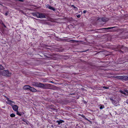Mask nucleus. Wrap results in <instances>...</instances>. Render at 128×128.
<instances>
[{
    "mask_svg": "<svg viewBox=\"0 0 128 128\" xmlns=\"http://www.w3.org/2000/svg\"><path fill=\"white\" fill-rule=\"evenodd\" d=\"M38 18H46V14L38 12Z\"/></svg>",
    "mask_w": 128,
    "mask_h": 128,
    "instance_id": "obj_4",
    "label": "nucleus"
},
{
    "mask_svg": "<svg viewBox=\"0 0 128 128\" xmlns=\"http://www.w3.org/2000/svg\"><path fill=\"white\" fill-rule=\"evenodd\" d=\"M101 20L103 22H106L108 20H109L108 18H106L105 17H103L101 18H98V20Z\"/></svg>",
    "mask_w": 128,
    "mask_h": 128,
    "instance_id": "obj_6",
    "label": "nucleus"
},
{
    "mask_svg": "<svg viewBox=\"0 0 128 128\" xmlns=\"http://www.w3.org/2000/svg\"><path fill=\"white\" fill-rule=\"evenodd\" d=\"M4 24V26L5 27H6V26H5V25H4V24Z\"/></svg>",
    "mask_w": 128,
    "mask_h": 128,
    "instance_id": "obj_34",
    "label": "nucleus"
},
{
    "mask_svg": "<svg viewBox=\"0 0 128 128\" xmlns=\"http://www.w3.org/2000/svg\"><path fill=\"white\" fill-rule=\"evenodd\" d=\"M110 100L112 102V103L113 104H116V101L114 100L112 98H110Z\"/></svg>",
    "mask_w": 128,
    "mask_h": 128,
    "instance_id": "obj_14",
    "label": "nucleus"
},
{
    "mask_svg": "<svg viewBox=\"0 0 128 128\" xmlns=\"http://www.w3.org/2000/svg\"><path fill=\"white\" fill-rule=\"evenodd\" d=\"M116 49L118 50L122 49L123 50H126L127 48L124 47L123 45H118L116 46Z\"/></svg>",
    "mask_w": 128,
    "mask_h": 128,
    "instance_id": "obj_3",
    "label": "nucleus"
},
{
    "mask_svg": "<svg viewBox=\"0 0 128 128\" xmlns=\"http://www.w3.org/2000/svg\"><path fill=\"white\" fill-rule=\"evenodd\" d=\"M48 8L49 9L51 10H52L53 11H55V8L53 7H52L50 6H49L48 7Z\"/></svg>",
    "mask_w": 128,
    "mask_h": 128,
    "instance_id": "obj_16",
    "label": "nucleus"
},
{
    "mask_svg": "<svg viewBox=\"0 0 128 128\" xmlns=\"http://www.w3.org/2000/svg\"><path fill=\"white\" fill-rule=\"evenodd\" d=\"M123 76H115L114 78H116L123 80Z\"/></svg>",
    "mask_w": 128,
    "mask_h": 128,
    "instance_id": "obj_10",
    "label": "nucleus"
},
{
    "mask_svg": "<svg viewBox=\"0 0 128 128\" xmlns=\"http://www.w3.org/2000/svg\"><path fill=\"white\" fill-rule=\"evenodd\" d=\"M64 121L62 120H57L56 121V122L58 123V125H60V124L63 122H64Z\"/></svg>",
    "mask_w": 128,
    "mask_h": 128,
    "instance_id": "obj_12",
    "label": "nucleus"
},
{
    "mask_svg": "<svg viewBox=\"0 0 128 128\" xmlns=\"http://www.w3.org/2000/svg\"><path fill=\"white\" fill-rule=\"evenodd\" d=\"M115 28V27H109V28H100V29H99V30H104H104H108V29H112L113 28Z\"/></svg>",
    "mask_w": 128,
    "mask_h": 128,
    "instance_id": "obj_11",
    "label": "nucleus"
},
{
    "mask_svg": "<svg viewBox=\"0 0 128 128\" xmlns=\"http://www.w3.org/2000/svg\"><path fill=\"white\" fill-rule=\"evenodd\" d=\"M70 41H72V42H74L75 41V40H70Z\"/></svg>",
    "mask_w": 128,
    "mask_h": 128,
    "instance_id": "obj_31",
    "label": "nucleus"
},
{
    "mask_svg": "<svg viewBox=\"0 0 128 128\" xmlns=\"http://www.w3.org/2000/svg\"><path fill=\"white\" fill-rule=\"evenodd\" d=\"M5 97L6 98H8L7 97V96H5Z\"/></svg>",
    "mask_w": 128,
    "mask_h": 128,
    "instance_id": "obj_35",
    "label": "nucleus"
},
{
    "mask_svg": "<svg viewBox=\"0 0 128 128\" xmlns=\"http://www.w3.org/2000/svg\"><path fill=\"white\" fill-rule=\"evenodd\" d=\"M71 7H73L75 10H77L78 8L74 6V5H72L71 6Z\"/></svg>",
    "mask_w": 128,
    "mask_h": 128,
    "instance_id": "obj_18",
    "label": "nucleus"
},
{
    "mask_svg": "<svg viewBox=\"0 0 128 128\" xmlns=\"http://www.w3.org/2000/svg\"><path fill=\"white\" fill-rule=\"evenodd\" d=\"M32 14L33 16H36L38 18V12L33 13H32Z\"/></svg>",
    "mask_w": 128,
    "mask_h": 128,
    "instance_id": "obj_15",
    "label": "nucleus"
},
{
    "mask_svg": "<svg viewBox=\"0 0 128 128\" xmlns=\"http://www.w3.org/2000/svg\"><path fill=\"white\" fill-rule=\"evenodd\" d=\"M30 86L29 85H26L24 86L23 87V89L25 90H30Z\"/></svg>",
    "mask_w": 128,
    "mask_h": 128,
    "instance_id": "obj_7",
    "label": "nucleus"
},
{
    "mask_svg": "<svg viewBox=\"0 0 128 128\" xmlns=\"http://www.w3.org/2000/svg\"><path fill=\"white\" fill-rule=\"evenodd\" d=\"M30 90L32 92H35L37 91L36 90L35 88L31 86H30Z\"/></svg>",
    "mask_w": 128,
    "mask_h": 128,
    "instance_id": "obj_9",
    "label": "nucleus"
},
{
    "mask_svg": "<svg viewBox=\"0 0 128 128\" xmlns=\"http://www.w3.org/2000/svg\"><path fill=\"white\" fill-rule=\"evenodd\" d=\"M1 74L3 76H11V74L8 70H4L1 72Z\"/></svg>",
    "mask_w": 128,
    "mask_h": 128,
    "instance_id": "obj_2",
    "label": "nucleus"
},
{
    "mask_svg": "<svg viewBox=\"0 0 128 128\" xmlns=\"http://www.w3.org/2000/svg\"><path fill=\"white\" fill-rule=\"evenodd\" d=\"M104 108V105L102 104L100 105V109H102Z\"/></svg>",
    "mask_w": 128,
    "mask_h": 128,
    "instance_id": "obj_21",
    "label": "nucleus"
},
{
    "mask_svg": "<svg viewBox=\"0 0 128 128\" xmlns=\"http://www.w3.org/2000/svg\"><path fill=\"white\" fill-rule=\"evenodd\" d=\"M126 103L128 104V102H126Z\"/></svg>",
    "mask_w": 128,
    "mask_h": 128,
    "instance_id": "obj_36",
    "label": "nucleus"
},
{
    "mask_svg": "<svg viewBox=\"0 0 128 128\" xmlns=\"http://www.w3.org/2000/svg\"><path fill=\"white\" fill-rule=\"evenodd\" d=\"M10 116L11 117H13L15 116V115L14 114H10Z\"/></svg>",
    "mask_w": 128,
    "mask_h": 128,
    "instance_id": "obj_22",
    "label": "nucleus"
},
{
    "mask_svg": "<svg viewBox=\"0 0 128 128\" xmlns=\"http://www.w3.org/2000/svg\"><path fill=\"white\" fill-rule=\"evenodd\" d=\"M123 80H128V76H123Z\"/></svg>",
    "mask_w": 128,
    "mask_h": 128,
    "instance_id": "obj_13",
    "label": "nucleus"
},
{
    "mask_svg": "<svg viewBox=\"0 0 128 128\" xmlns=\"http://www.w3.org/2000/svg\"><path fill=\"white\" fill-rule=\"evenodd\" d=\"M86 120H88V121L89 122H91V121H90L89 120H88V119H87V118H86Z\"/></svg>",
    "mask_w": 128,
    "mask_h": 128,
    "instance_id": "obj_27",
    "label": "nucleus"
},
{
    "mask_svg": "<svg viewBox=\"0 0 128 128\" xmlns=\"http://www.w3.org/2000/svg\"><path fill=\"white\" fill-rule=\"evenodd\" d=\"M124 91L125 92H126L127 93H128V90H124Z\"/></svg>",
    "mask_w": 128,
    "mask_h": 128,
    "instance_id": "obj_26",
    "label": "nucleus"
},
{
    "mask_svg": "<svg viewBox=\"0 0 128 128\" xmlns=\"http://www.w3.org/2000/svg\"><path fill=\"white\" fill-rule=\"evenodd\" d=\"M81 116L83 117V118H84L85 119H86V117L85 116H84L83 114H82V116Z\"/></svg>",
    "mask_w": 128,
    "mask_h": 128,
    "instance_id": "obj_25",
    "label": "nucleus"
},
{
    "mask_svg": "<svg viewBox=\"0 0 128 128\" xmlns=\"http://www.w3.org/2000/svg\"><path fill=\"white\" fill-rule=\"evenodd\" d=\"M86 11L85 10H84V11L83 12L84 14H85V13H86Z\"/></svg>",
    "mask_w": 128,
    "mask_h": 128,
    "instance_id": "obj_30",
    "label": "nucleus"
},
{
    "mask_svg": "<svg viewBox=\"0 0 128 128\" xmlns=\"http://www.w3.org/2000/svg\"><path fill=\"white\" fill-rule=\"evenodd\" d=\"M16 112H17L16 114H17L20 116H21L22 115V114L18 112V110L17 111H16Z\"/></svg>",
    "mask_w": 128,
    "mask_h": 128,
    "instance_id": "obj_19",
    "label": "nucleus"
},
{
    "mask_svg": "<svg viewBox=\"0 0 128 128\" xmlns=\"http://www.w3.org/2000/svg\"><path fill=\"white\" fill-rule=\"evenodd\" d=\"M4 69V68L3 66L0 64V70H3Z\"/></svg>",
    "mask_w": 128,
    "mask_h": 128,
    "instance_id": "obj_20",
    "label": "nucleus"
},
{
    "mask_svg": "<svg viewBox=\"0 0 128 128\" xmlns=\"http://www.w3.org/2000/svg\"><path fill=\"white\" fill-rule=\"evenodd\" d=\"M80 14L78 15L77 16V17L78 18H80Z\"/></svg>",
    "mask_w": 128,
    "mask_h": 128,
    "instance_id": "obj_28",
    "label": "nucleus"
},
{
    "mask_svg": "<svg viewBox=\"0 0 128 128\" xmlns=\"http://www.w3.org/2000/svg\"><path fill=\"white\" fill-rule=\"evenodd\" d=\"M52 126V127H53V125H52V126Z\"/></svg>",
    "mask_w": 128,
    "mask_h": 128,
    "instance_id": "obj_37",
    "label": "nucleus"
},
{
    "mask_svg": "<svg viewBox=\"0 0 128 128\" xmlns=\"http://www.w3.org/2000/svg\"><path fill=\"white\" fill-rule=\"evenodd\" d=\"M8 13H9V12H8V11H7V12L5 14V15L6 16H7L8 15Z\"/></svg>",
    "mask_w": 128,
    "mask_h": 128,
    "instance_id": "obj_24",
    "label": "nucleus"
},
{
    "mask_svg": "<svg viewBox=\"0 0 128 128\" xmlns=\"http://www.w3.org/2000/svg\"><path fill=\"white\" fill-rule=\"evenodd\" d=\"M12 108L13 110L16 112L18 110V106L16 105H13L12 106Z\"/></svg>",
    "mask_w": 128,
    "mask_h": 128,
    "instance_id": "obj_8",
    "label": "nucleus"
},
{
    "mask_svg": "<svg viewBox=\"0 0 128 128\" xmlns=\"http://www.w3.org/2000/svg\"><path fill=\"white\" fill-rule=\"evenodd\" d=\"M18 0L20 2H23L24 1L23 0Z\"/></svg>",
    "mask_w": 128,
    "mask_h": 128,
    "instance_id": "obj_32",
    "label": "nucleus"
},
{
    "mask_svg": "<svg viewBox=\"0 0 128 128\" xmlns=\"http://www.w3.org/2000/svg\"><path fill=\"white\" fill-rule=\"evenodd\" d=\"M119 92H121V93L126 95V94L125 92L124 91H122L121 90H119Z\"/></svg>",
    "mask_w": 128,
    "mask_h": 128,
    "instance_id": "obj_17",
    "label": "nucleus"
},
{
    "mask_svg": "<svg viewBox=\"0 0 128 128\" xmlns=\"http://www.w3.org/2000/svg\"><path fill=\"white\" fill-rule=\"evenodd\" d=\"M119 51L121 53H123V52L121 50H119Z\"/></svg>",
    "mask_w": 128,
    "mask_h": 128,
    "instance_id": "obj_29",
    "label": "nucleus"
},
{
    "mask_svg": "<svg viewBox=\"0 0 128 128\" xmlns=\"http://www.w3.org/2000/svg\"><path fill=\"white\" fill-rule=\"evenodd\" d=\"M32 85L34 86L42 88L43 89H46L48 88V87L50 85V84H44L40 82H34L32 84Z\"/></svg>",
    "mask_w": 128,
    "mask_h": 128,
    "instance_id": "obj_1",
    "label": "nucleus"
},
{
    "mask_svg": "<svg viewBox=\"0 0 128 128\" xmlns=\"http://www.w3.org/2000/svg\"><path fill=\"white\" fill-rule=\"evenodd\" d=\"M6 100H7V102H6L8 104L12 106L14 104V102L12 100H10L8 98H7Z\"/></svg>",
    "mask_w": 128,
    "mask_h": 128,
    "instance_id": "obj_5",
    "label": "nucleus"
},
{
    "mask_svg": "<svg viewBox=\"0 0 128 128\" xmlns=\"http://www.w3.org/2000/svg\"><path fill=\"white\" fill-rule=\"evenodd\" d=\"M103 88L105 89H108L109 88L107 86H104Z\"/></svg>",
    "mask_w": 128,
    "mask_h": 128,
    "instance_id": "obj_23",
    "label": "nucleus"
},
{
    "mask_svg": "<svg viewBox=\"0 0 128 128\" xmlns=\"http://www.w3.org/2000/svg\"><path fill=\"white\" fill-rule=\"evenodd\" d=\"M4 24V26L5 27H6V26H5V25H4V24Z\"/></svg>",
    "mask_w": 128,
    "mask_h": 128,
    "instance_id": "obj_33",
    "label": "nucleus"
}]
</instances>
